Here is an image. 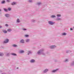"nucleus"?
Instances as JSON below:
<instances>
[{
  "label": "nucleus",
  "instance_id": "obj_31",
  "mask_svg": "<svg viewBox=\"0 0 74 74\" xmlns=\"http://www.w3.org/2000/svg\"><path fill=\"white\" fill-rule=\"evenodd\" d=\"M67 60H65V62H67Z\"/></svg>",
  "mask_w": 74,
  "mask_h": 74
},
{
  "label": "nucleus",
  "instance_id": "obj_9",
  "mask_svg": "<svg viewBox=\"0 0 74 74\" xmlns=\"http://www.w3.org/2000/svg\"><path fill=\"white\" fill-rule=\"evenodd\" d=\"M48 71V70L47 69H46L44 71V72L46 73V72Z\"/></svg>",
  "mask_w": 74,
  "mask_h": 74
},
{
  "label": "nucleus",
  "instance_id": "obj_13",
  "mask_svg": "<svg viewBox=\"0 0 74 74\" xmlns=\"http://www.w3.org/2000/svg\"><path fill=\"white\" fill-rule=\"evenodd\" d=\"M57 16L58 17H60L61 16L60 14H58L57 15Z\"/></svg>",
  "mask_w": 74,
  "mask_h": 74
},
{
  "label": "nucleus",
  "instance_id": "obj_21",
  "mask_svg": "<svg viewBox=\"0 0 74 74\" xmlns=\"http://www.w3.org/2000/svg\"><path fill=\"white\" fill-rule=\"evenodd\" d=\"M62 35H66V33H63L62 34Z\"/></svg>",
  "mask_w": 74,
  "mask_h": 74
},
{
  "label": "nucleus",
  "instance_id": "obj_29",
  "mask_svg": "<svg viewBox=\"0 0 74 74\" xmlns=\"http://www.w3.org/2000/svg\"><path fill=\"white\" fill-rule=\"evenodd\" d=\"M5 25L6 26H8V24H5Z\"/></svg>",
  "mask_w": 74,
  "mask_h": 74
},
{
  "label": "nucleus",
  "instance_id": "obj_26",
  "mask_svg": "<svg viewBox=\"0 0 74 74\" xmlns=\"http://www.w3.org/2000/svg\"><path fill=\"white\" fill-rule=\"evenodd\" d=\"M41 4V2H40L38 3V4H39V5Z\"/></svg>",
  "mask_w": 74,
  "mask_h": 74
},
{
  "label": "nucleus",
  "instance_id": "obj_18",
  "mask_svg": "<svg viewBox=\"0 0 74 74\" xmlns=\"http://www.w3.org/2000/svg\"><path fill=\"white\" fill-rule=\"evenodd\" d=\"M57 70H58V69H56V70H53V72H55V71H56Z\"/></svg>",
  "mask_w": 74,
  "mask_h": 74
},
{
  "label": "nucleus",
  "instance_id": "obj_24",
  "mask_svg": "<svg viewBox=\"0 0 74 74\" xmlns=\"http://www.w3.org/2000/svg\"><path fill=\"white\" fill-rule=\"evenodd\" d=\"M38 53V54H40V51H39L38 52H37Z\"/></svg>",
  "mask_w": 74,
  "mask_h": 74
},
{
  "label": "nucleus",
  "instance_id": "obj_36",
  "mask_svg": "<svg viewBox=\"0 0 74 74\" xmlns=\"http://www.w3.org/2000/svg\"><path fill=\"white\" fill-rule=\"evenodd\" d=\"M28 55H29V53H28Z\"/></svg>",
  "mask_w": 74,
  "mask_h": 74
},
{
  "label": "nucleus",
  "instance_id": "obj_38",
  "mask_svg": "<svg viewBox=\"0 0 74 74\" xmlns=\"http://www.w3.org/2000/svg\"><path fill=\"white\" fill-rule=\"evenodd\" d=\"M73 28H74V27H73Z\"/></svg>",
  "mask_w": 74,
  "mask_h": 74
},
{
  "label": "nucleus",
  "instance_id": "obj_1",
  "mask_svg": "<svg viewBox=\"0 0 74 74\" xmlns=\"http://www.w3.org/2000/svg\"><path fill=\"white\" fill-rule=\"evenodd\" d=\"M9 41V40H8V39H7L5 41H4V43H7V42H8Z\"/></svg>",
  "mask_w": 74,
  "mask_h": 74
},
{
  "label": "nucleus",
  "instance_id": "obj_3",
  "mask_svg": "<svg viewBox=\"0 0 74 74\" xmlns=\"http://www.w3.org/2000/svg\"><path fill=\"white\" fill-rule=\"evenodd\" d=\"M55 46H51L50 47V48L51 49H52L53 48H55Z\"/></svg>",
  "mask_w": 74,
  "mask_h": 74
},
{
  "label": "nucleus",
  "instance_id": "obj_34",
  "mask_svg": "<svg viewBox=\"0 0 74 74\" xmlns=\"http://www.w3.org/2000/svg\"><path fill=\"white\" fill-rule=\"evenodd\" d=\"M32 1H29V2H31Z\"/></svg>",
  "mask_w": 74,
  "mask_h": 74
},
{
  "label": "nucleus",
  "instance_id": "obj_33",
  "mask_svg": "<svg viewBox=\"0 0 74 74\" xmlns=\"http://www.w3.org/2000/svg\"><path fill=\"white\" fill-rule=\"evenodd\" d=\"M2 27L1 26H0V28H1Z\"/></svg>",
  "mask_w": 74,
  "mask_h": 74
},
{
  "label": "nucleus",
  "instance_id": "obj_27",
  "mask_svg": "<svg viewBox=\"0 0 74 74\" xmlns=\"http://www.w3.org/2000/svg\"><path fill=\"white\" fill-rule=\"evenodd\" d=\"M8 10H9V11H11V8H8Z\"/></svg>",
  "mask_w": 74,
  "mask_h": 74
},
{
  "label": "nucleus",
  "instance_id": "obj_11",
  "mask_svg": "<svg viewBox=\"0 0 74 74\" xmlns=\"http://www.w3.org/2000/svg\"><path fill=\"white\" fill-rule=\"evenodd\" d=\"M13 47H17V45H13Z\"/></svg>",
  "mask_w": 74,
  "mask_h": 74
},
{
  "label": "nucleus",
  "instance_id": "obj_28",
  "mask_svg": "<svg viewBox=\"0 0 74 74\" xmlns=\"http://www.w3.org/2000/svg\"><path fill=\"white\" fill-rule=\"evenodd\" d=\"M57 20H60V18H58L57 19Z\"/></svg>",
  "mask_w": 74,
  "mask_h": 74
},
{
  "label": "nucleus",
  "instance_id": "obj_19",
  "mask_svg": "<svg viewBox=\"0 0 74 74\" xmlns=\"http://www.w3.org/2000/svg\"><path fill=\"white\" fill-rule=\"evenodd\" d=\"M4 3H5V1H3L1 3H2V4H4Z\"/></svg>",
  "mask_w": 74,
  "mask_h": 74
},
{
  "label": "nucleus",
  "instance_id": "obj_12",
  "mask_svg": "<svg viewBox=\"0 0 74 74\" xmlns=\"http://www.w3.org/2000/svg\"><path fill=\"white\" fill-rule=\"evenodd\" d=\"M20 53H23V52H24V51H23V50H21V51H20Z\"/></svg>",
  "mask_w": 74,
  "mask_h": 74
},
{
  "label": "nucleus",
  "instance_id": "obj_15",
  "mask_svg": "<svg viewBox=\"0 0 74 74\" xmlns=\"http://www.w3.org/2000/svg\"><path fill=\"white\" fill-rule=\"evenodd\" d=\"M4 10L6 12H7V11H8V10L6 9H4Z\"/></svg>",
  "mask_w": 74,
  "mask_h": 74
},
{
  "label": "nucleus",
  "instance_id": "obj_2",
  "mask_svg": "<svg viewBox=\"0 0 74 74\" xmlns=\"http://www.w3.org/2000/svg\"><path fill=\"white\" fill-rule=\"evenodd\" d=\"M49 24H50L51 25H53L54 23H53L51 21H49Z\"/></svg>",
  "mask_w": 74,
  "mask_h": 74
},
{
  "label": "nucleus",
  "instance_id": "obj_37",
  "mask_svg": "<svg viewBox=\"0 0 74 74\" xmlns=\"http://www.w3.org/2000/svg\"><path fill=\"white\" fill-rule=\"evenodd\" d=\"M1 11V10H0V11Z\"/></svg>",
  "mask_w": 74,
  "mask_h": 74
},
{
  "label": "nucleus",
  "instance_id": "obj_30",
  "mask_svg": "<svg viewBox=\"0 0 74 74\" xmlns=\"http://www.w3.org/2000/svg\"><path fill=\"white\" fill-rule=\"evenodd\" d=\"M23 30H26V29H23Z\"/></svg>",
  "mask_w": 74,
  "mask_h": 74
},
{
  "label": "nucleus",
  "instance_id": "obj_20",
  "mask_svg": "<svg viewBox=\"0 0 74 74\" xmlns=\"http://www.w3.org/2000/svg\"><path fill=\"white\" fill-rule=\"evenodd\" d=\"M51 18H54V17H55V16H53V15L52 16H51Z\"/></svg>",
  "mask_w": 74,
  "mask_h": 74
},
{
  "label": "nucleus",
  "instance_id": "obj_35",
  "mask_svg": "<svg viewBox=\"0 0 74 74\" xmlns=\"http://www.w3.org/2000/svg\"><path fill=\"white\" fill-rule=\"evenodd\" d=\"M28 52H29V53H30V51H29Z\"/></svg>",
  "mask_w": 74,
  "mask_h": 74
},
{
  "label": "nucleus",
  "instance_id": "obj_17",
  "mask_svg": "<svg viewBox=\"0 0 74 74\" xmlns=\"http://www.w3.org/2000/svg\"><path fill=\"white\" fill-rule=\"evenodd\" d=\"M29 39H27L26 40V42H29Z\"/></svg>",
  "mask_w": 74,
  "mask_h": 74
},
{
  "label": "nucleus",
  "instance_id": "obj_4",
  "mask_svg": "<svg viewBox=\"0 0 74 74\" xmlns=\"http://www.w3.org/2000/svg\"><path fill=\"white\" fill-rule=\"evenodd\" d=\"M35 62V60H31L30 61V62L31 63H33Z\"/></svg>",
  "mask_w": 74,
  "mask_h": 74
},
{
  "label": "nucleus",
  "instance_id": "obj_6",
  "mask_svg": "<svg viewBox=\"0 0 74 74\" xmlns=\"http://www.w3.org/2000/svg\"><path fill=\"white\" fill-rule=\"evenodd\" d=\"M20 42L21 43H24V40H21Z\"/></svg>",
  "mask_w": 74,
  "mask_h": 74
},
{
  "label": "nucleus",
  "instance_id": "obj_16",
  "mask_svg": "<svg viewBox=\"0 0 74 74\" xmlns=\"http://www.w3.org/2000/svg\"><path fill=\"white\" fill-rule=\"evenodd\" d=\"M12 55H13V56H16V54L15 53H12Z\"/></svg>",
  "mask_w": 74,
  "mask_h": 74
},
{
  "label": "nucleus",
  "instance_id": "obj_32",
  "mask_svg": "<svg viewBox=\"0 0 74 74\" xmlns=\"http://www.w3.org/2000/svg\"><path fill=\"white\" fill-rule=\"evenodd\" d=\"M73 30V29H72L71 28H70V30Z\"/></svg>",
  "mask_w": 74,
  "mask_h": 74
},
{
  "label": "nucleus",
  "instance_id": "obj_10",
  "mask_svg": "<svg viewBox=\"0 0 74 74\" xmlns=\"http://www.w3.org/2000/svg\"><path fill=\"white\" fill-rule=\"evenodd\" d=\"M3 32L5 33H7V31H5V30H3Z\"/></svg>",
  "mask_w": 74,
  "mask_h": 74
},
{
  "label": "nucleus",
  "instance_id": "obj_8",
  "mask_svg": "<svg viewBox=\"0 0 74 74\" xmlns=\"http://www.w3.org/2000/svg\"><path fill=\"white\" fill-rule=\"evenodd\" d=\"M11 29H7V31L8 32H11Z\"/></svg>",
  "mask_w": 74,
  "mask_h": 74
},
{
  "label": "nucleus",
  "instance_id": "obj_23",
  "mask_svg": "<svg viewBox=\"0 0 74 74\" xmlns=\"http://www.w3.org/2000/svg\"><path fill=\"white\" fill-rule=\"evenodd\" d=\"M3 54L2 53H0V56H3Z\"/></svg>",
  "mask_w": 74,
  "mask_h": 74
},
{
  "label": "nucleus",
  "instance_id": "obj_7",
  "mask_svg": "<svg viewBox=\"0 0 74 74\" xmlns=\"http://www.w3.org/2000/svg\"><path fill=\"white\" fill-rule=\"evenodd\" d=\"M16 4V2H13L12 4V5H15V4Z\"/></svg>",
  "mask_w": 74,
  "mask_h": 74
},
{
  "label": "nucleus",
  "instance_id": "obj_25",
  "mask_svg": "<svg viewBox=\"0 0 74 74\" xmlns=\"http://www.w3.org/2000/svg\"><path fill=\"white\" fill-rule=\"evenodd\" d=\"M7 2H8V3H9V2H10V0H7Z\"/></svg>",
  "mask_w": 74,
  "mask_h": 74
},
{
  "label": "nucleus",
  "instance_id": "obj_22",
  "mask_svg": "<svg viewBox=\"0 0 74 74\" xmlns=\"http://www.w3.org/2000/svg\"><path fill=\"white\" fill-rule=\"evenodd\" d=\"M25 36V37H28L29 36V35H26Z\"/></svg>",
  "mask_w": 74,
  "mask_h": 74
},
{
  "label": "nucleus",
  "instance_id": "obj_5",
  "mask_svg": "<svg viewBox=\"0 0 74 74\" xmlns=\"http://www.w3.org/2000/svg\"><path fill=\"white\" fill-rule=\"evenodd\" d=\"M5 16H6V17H7V18H8V17H9L10 15H9V14H7L5 15Z\"/></svg>",
  "mask_w": 74,
  "mask_h": 74
},
{
  "label": "nucleus",
  "instance_id": "obj_14",
  "mask_svg": "<svg viewBox=\"0 0 74 74\" xmlns=\"http://www.w3.org/2000/svg\"><path fill=\"white\" fill-rule=\"evenodd\" d=\"M17 22L18 23L20 22V21H19V19H17Z\"/></svg>",
  "mask_w": 74,
  "mask_h": 74
}]
</instances>
